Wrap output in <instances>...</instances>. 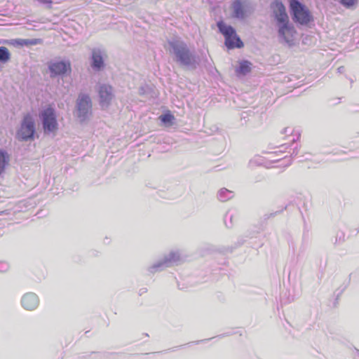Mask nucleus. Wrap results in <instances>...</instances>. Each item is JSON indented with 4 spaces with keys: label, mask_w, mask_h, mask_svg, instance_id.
<instances>
[{
    "label": "nucleus",
    "mask_w": 359,
    "mask_h": 359,
    "mask_svg": "<svg viewBox=\"0 0 359 359\" xmlns=\"http://www.w3.org/2000/svg\"><path fill=\"white\" fill-rule=\"evenodd\" d=\"M168 51L173 61L179 66L195 70L200 65V58L187 43L180 39H172L168 42Z\"/></svg>",
    "instance_id": "f257e3e1"
},
{
    "label": "nucleus",
    "mask_w": 359,
    "mask_h": 359,
    "mask_svg": "<svg viewBox=\"0 0 359 359\" xmlns=\"http://www.w3.org/2000/svg\"><path fill=\"white\" fill-rule=\"evenodd\" d=\"M231 16L238 20L250 17L255 10L252 0H233L231 4Z\"/></svg>",
    "instance_id": "f03ea898"
},
{
    "label": "nucleus",
    "mask_w": 359,
    "mask_h": 359,
    "mask_svg": "<svg viewBox=\"0 0 359 359\" xmlns=\"http://www.w3.org/2000/svg\"><path fill=\"white\" fill-rule=\"evenodd\" d=\"M217 26L219 32L225 38V46L228 49H233L235 48H241L244 44L241 38L237 35L236 29L231 25H228L222 20L217 22Z\"/></svg>",
    "instance_id": "7ed1b4c3"
},
{
    "label": "nucleus",
    "mask_w": 359,
    "mask_h": 359,
    "mask_svg": "<svg viewBox=\"0 0 359 359\" xmlns=\"http://www.w3.org/2000/svg\"><path fill=\"white\" fill-rule=\"evenodd\" d=\"M35 134V121L30 114H26L20 123V128L16 131L15 137L21 142H29L34 140Z\"/></svg>",
    "instance_id": "20e7f679"
},
{
    "label": "nucleus",
    "mask_w": 359,
    "mask_h": 359,
    "mask_svg": "<svg viewBox=\"0 0 359 359\" xmlns=\"http://www.w3.org/2000/svg\"><path fill=\"white\" fill-rule=\"evenodd\" d=\"M93 102L89 95L81 93L76 101V116L83 123L92 115Z\"/></svg>",
    "instance_id": "39448f33"
},
{
    "label": "nucleus",
    "mask_w": 359,
    "mask_h": 359,
    "mask_svg": "<svg viewBox=\"0 0 359 359\" xmlns=\"http://www.w3.org/2000/svg\"><path fill=\"white\" fill-rule=\"evenodd\" d=\"M290 10L294 22L305 25L312 20L310 11L298 0H292L290 2Z\"/></svg>",
    "instance_id": "423d86ee"
},
{
    "label": "nucleus",
    "mask_w": 359,
    "mask_h": 359,
    "mask_svg": "<svg viewBox=\"0 0 359 359\" xmlns=\"http://www.w3.org/2000/svg\"><path fill=\"white\" fill-rule=\"evenodd\" d=\"M277 28L278 36L280 42H284L288 46L293 45L294 35L297 32L290 20L275 25Z\"/></svg>",
    "instance_id": "0eeeda50"
},
{
    "label": "nucleus",
    "mask_w": 359,
    "mask_h": 359,
    "mask_svg": "<svg viewBox=\"0 0 359 359\" xmlns=\"http://www.w3.org/2000/svg\"><path fill=\"white\" fill-rule=\"evenodd\" d=\"M40 118L45 134L55 133L58 128L55 109L47 107L40 113Z\"/></svg>",
    "instance_id": "6e6552de"
},
{
    "label": "nucleus",
    "mask_w": 359,
    "mask_h": 359,
    "mask_svg": "<svg viewBox=\"0 0 359 359\" xmlns=\"http://www.w3.org/2000/svg\"><path fill=\"white\" fill-rule=\"evenodd\" d=\"M181 262V257L178 252L172 251L165 255L161 260L158 261L149 267L148 271L150 273L163 271L165 268L170 267L174 264H178Z\"/></svg>",
    "instance_id": "1a4fd4ad"
},
{
    "label": "nucleus",
    "mask_w": 359,
    "mask_h": 359,
    "mask_svg": "<svg viewBox=\"0 0 359 359\" xmlns=\"http://www.w3.org/2000/svg\"><path fill=\"white\" fill-rule=\"evenodd\" d=\"M271 18L275 25L290 20L285 5L279 0H274L270 4Z\"/></svg>",
    "instance_id": "9d476101"
},
{
    "label": "nucleus",
    "mask_w": 359,
    "mask_h": 359,
    "mask_svg": "<svg viewBox=\"0 0 359 359\" xmlns=\"http://www.w3.org/2000/svg\"><path fill=\"white\" fill-rule=\"evenodd\" d=\"M105 57L106 52L104 49L100 48H94L92 49L90 67L95 72H100L104 68Z\"/></svg>",
    "instance_id": "9b49d317"
},
{
    "label": "nucleus",
    "mask_w": 359,
    "mask_h": 359,
    "mask_svg": "<svg viewBox=\"0 0 359 359\" xmlns=\"http://www.w3.org/2000/svg\"><path fill=\"white\" fill-rule=\"evenodd\" d=\"M98 95L100 104L102 108L108 107L114 97L112 86L105 83L100 85L98 87Z\"/></svg>",
    "instance_id": "f8f14e48"
},
{
    "label": "nucleus",
    "mask_w": 359,
    "mask_h": 359,
    "mask_svg": "<svg viewBox=\"0 0 359 359\" xmlns=\"http://www.w3.org/2000/svg\"><path fill=\"white\" fill-rule=\"evenodd\" d=\"M48 69L50 72V77L65 74L68 69H70V63L64 61L51 62L48 65Z\"/></svg>",
    "instance_id": "ddd939ff"
},
{
    "label": "nucleus",
    "mask_w": 359,
    "mask_h": 359,
    "mask_svg": "<svg viewBox=\"0 0 359 359\" xmlns=\"http://www.w3.org/2000/svg\"><path fill=\"white\" fill-rule=\"evenodd\" d=\"M39 303L37 295L32 292H28L24 294L21 299L22 307L28 311H32L36 309Z\"/></svg>",
    "instance_id": "4468645a"
},
{
    "label": "nucleus",
    "mask_w": 359,
    "mask_h": 359,
    "mask_svg": "<svg viewBox=\"0 0 359 359\" xmlns=\"http://www.w3.org/2000/svg\"><path fill=\"white\" fill-rule=\"evenodd\" d=\"M41 42V40L39 39H18L13 40L11 43L18 46H29L37 45Z\"/></svg>",
    "instance_id": "2eb2a0df"
},
{
    "label": "nucleus",
    "mask_w": 359,
    "mask_h": 359,
    "mask_svg": "<svg viewBox=\"0 0 359 359\" xmlns=\"http://www.w3.org/2000/svg\"><path fill=\"white\" fill-rule=\"evenodd\" d=\"M138 93L147 98L153 97L154 96V87L149 84H144L139 88Z\"/></svg>",
    "instance_id": "dca6fc26"
},
{
    "label": "nucleus",
    "mask_w": 359,
    "mask_h": 359,
    "mask_svg": "<svg viewBox=\"0 0 359 359\" xmlns=\"http://www.w3.org/2000/svg\"><path fill=\"white\" fill-rule=\"evenodd\" d=\"M252 63L248 60H243L236 68L237 74L246 75L251 71Z\"/></svg>",
    "instance_id": "f3484780"
},
{
    "label": "nucleus",
    "mask_w": 359,
    "mask_h": 359,
    "mask_svg": "<svg viewBox=\"0 0 359 359\" xmlns=\"http://www.w3.org/2000/svg\"><path fill=\"white\" fill-rule=\"evenodd\" d=\"M10 161V156L7 151L0 149V175L4 172L6 165Z\"/></svg>",
    "instance_id": "a211bd4d"
},
{
    "label": "nucleus",
    "mask_w": 359,
    "mask_h": 359,
    "mask_svg": "<svg viewBox=\"0 0 359 359\" xmlns=\"http://www.w3.org/2000/svg\"><path fill=\"white\" fill-rule=\"evenodd\" d=\"M236 215L234 210H229L224 216V222L227 228H231L233 226V219Z\"/></svg>",
    "instance_id": "6ab92c4d"
},
{
    "label": "nucleus",
    "mask_w": 359,
    "mask_h": 359,
    "mask_svg": "<svg viewBox=\"0 0 359 359\" xmlns=\"http://www.w3.org/2000/svg\"><path fill=\"white\" fill-rule=\"evenodd\" d=\"M234 196V193L226 188L221 189L217 194L219 200L222 202H225Z\"/></svg>",
    "instance_id": "aec40b11"
},
{
    "label": "nucleus",
    "mask_w": 359,
    "mask_h": 359,
    "mask_svg": "<svg viewBox=\"0 0 359 359\" xmlns=\"http://www.w3.org/2000/svg\"><path fill=\"white\" fill-rule=\"evenodd\" d=\"M11 59V53L5 46H0V63L5 64Z\"/></svg>",
    "instance_id": "412c9836"
},
{
    "label": "nucleus",
    "mask_w": 359,
    "mask_h": 359,
    "mask_svg": "<svg viewBox=\"0 0 359 359\" xmlns=\"http://www.w3.org/2000/svg\"><path fill=\"white\" fill-rule=\"evenodd\" d=\"M160 119L163 123L167 124L172 123V121L175 119V117L172 114L168 113L161 115L160 116Z\"/></svg>",
    "instance_id": "4be33fe9"
},
{
    "label": "nucleus",
    "mask_w": 359,
    "mask_h": 359,
    "mask_svg": "<svg viewBox=\"0 0 359 359\" xmlns=\"http://www.w3.org/2000/svg\"><path fill=\"white\" fill-rule=\"evenodd\" d=\"M341 4L347 8H350L358 3V0H340Z\"/></svg>",
    "instance_id": "5701e85b"
},
{
    "label": "nucleus",
    "mask_w": 359,
    "mask_h": 359,
    "mask_svg": "<svg viewBox=\"0 0 359 359\" xmlns=\"http://www.w3.org/2000/svg\"><path fill=\"white\" fill-rule=\"evenodd\" d=\"M263 163V160L261 159L259 156H255L252 159L250 160V164H257V165H262Z\"/></svg>",
    "instance_id": "b1692460"
},
{
    "label": "nucleus",
    "mask_w": 359,
    "mask_h": 359,
    "mask_svg": "<svg viewBox=\"0 0 359 359\" xmlns=\"http://www.w3.org/2000/svg\"><path fill=\"white\" fill-rule=\"evenodd\" d=\"M39 3L43 4H51L53 3V0H37Z\"/></svg>",
    "instance_id": "393cba45"
},
{
    "label": "nucleus",
    "mask_w": 359,
    "mask_h": 359,
    "mask_svg": "<svg viewBox=\"0 0 359 359\" xmlns=\"http://www.w3.org/2000/svg\"><path fill=\"white\" fill-rule=\"evenodd\" d=\"M337 72L339 74H344L345 72V67L344 66H341L337 68Z\"/></svg>",
    "instance_id": "a878e982"
},
{
    "label": "nucleus",
    "mask_w": 359,
    "mask_h": 359,
    "mask_svg": "<svg viewBox=\"0 0 359 359\" xmlns=\"http://www.w3.org/2000/svg\"><path fill=\"white\" fill-rule=\"evenodd\" d=\"M298 153H299V150L297 149V147H294V148L293 149V151H292V154H291V155H292V156H296L298 154Z\"/></svg>",
    "instance_id": "bb28decb"
},
{
    "label": "nucleus",
    "mask_w": 359,
    "mask_h": 359,
    "mask_svg": "<svg viewBox=\"0 0 359 359\" xmlns=\"http://www.w3.org/2000/svg\"><path fill=\"white\" fill-rule=\"evenodd\" d=\"M8 43V41L5 39H0V45L1 44H6Z\"/></svg>",
    "instance_id": "cd10ccee"
},
{
    "label": "nucleus",
    "mask_w": 359,
    "mask_h": 359,
    "mask_svg": "<svg viewBox=\"0 0 359 359\" xmlns=\"http://www.w3.org/2000/svg\"><path fill=\"white\" fill-rule=\"evenodd\" d=\"M282 153H283V151H282V150H279V151H275V152H274V154H275L276 156H280V154H282Z\"/></svg>",
    "instance_id": "c85d7f7f"
},
{
    "label": "nucleus",
    "mask_w": 359,
    "mask_h": 359,
    "mask_svg": "<svg viewBox=\"0 0 359 359\" xmlns=\"http://www.w3.org/2000/svg\"><path fill=\"white\" fill-rule=\"evenodd\" d=\"M279 159H280V157L279 158H274L273 157H271V161H273V162L278 161Z\"/></svg>",
    "instance_id": "c756f323"
},
{
    "label": "nucleus",
    "mask_w": 359,
    "mask_h": 359,
    "mask_svg": "<svg viewBox=\"0 0 359 359\" xmlns=\"http://www.w3.org/2000/svg\"><path fill=\"white\" fill-rule=\"evenodd\" d=\"M290 131H291V130L289 129V128H285L284 129V133H287V132H290Z\"/></svg>",
    "instance_id": "7c9ffc66"
},
{
    "label": "nucleus",
    "mask_w": 359,
    "mask_h": 359,
    "mask_svg": "<svg viewBox=\"0 0 359 359\" xmlns=\"http://www.w3.org/2000/svg\"><path fill=\"white\" fill-rule=\"evenodd\" d=\"M276 214V212L271 213V214L270 215V216H274Z\"/></svg>",
    "instance_id": "2f4dec72"
}]
</instances>
